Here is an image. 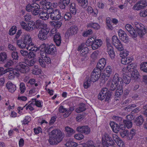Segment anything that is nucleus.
Here are the masks:
<instances>
[{
	"label": "nucleus",
	"instance_id": "24",
	"mask_svg": "<svg viewBox=\"0 0 147 147\" xmlns=\"http://www.w3.org/2000/svg\"><path fill=\"white\" fill-rule=\"evenodd\" d=\"M78 50L79 51H80V55L82 56H84L87 54L89 51V49L87 47H83L82 45L79 46Z\"/></svg>",
	"mask_w": 147,
	"mask_h": 147
},
{
	"label": "nucleus",
	"instance_id": "15",
	"mask_svg": "<svg viewBox=\"0 0 147 147\" xmlns=\"http://www.w3.org/2000/svg\"><path fill=\"white\" fill-rule=\"evenodd\" d=\"M118 34L120 39L124 43L128 42V36L125 31L121 29L119 30Z\"/></svg>",
	"mask_w": 147,
	"mask_h": 147
},
{
	"label": "nucleus",
	"instance_id": "1",
	"mask_svg": "<svg viewBox=\"0 0 147 147\" xmlns=\"http://www.w3.org/2000/svg\"><path fill=\"white\" fill-rule=\"evenodd\" d=\"M100 59L97 63L96 67L91 74L90 76V81L94 82L97 81L100 77L101 75V63Z\"/></svg>",
	"mask_w": 147,
	"mask_h": 147
},
{
	"label": "nucleus",
	"instance_id": "34",
	"mask_svg": "<svg viewBox=\"0 0 147 147\" xmlns=\"http://www.w3.org/2000/svg\"><path fill=\"white\" fill-rule=\"evenodd\" d=\"M134 25L135 26L136 32L142 29L145 28L144 25L142 24L139 23L138 22L134 23Z\"/></svg>",
	"mask_w": 147,
	"mask_h": 147
},
{
	"label": "nucleus",
	"instance_id": "20",
	"mask_svg": "<svg viewBox=\"0 0 147 147\" xmlns=\"http://www.w3.org/2000/svg\"><path fill=\"white\" fill-rule=\"evenodd\" d=\"M44 48L46 49V51L48 54L53 55L55 54L56 49L55 46L53 44H51L47 47L45 46Z\"/></svg>",
	"mask_w": 147,
	"mask_h": 147
},
{
	"label": "nucleus",
	"instance_id": "27",
	"mask_svg": "<svg viewBox=\"0 0 147 147\" xmlns=\"http://www.w3.org/2000/svg\"><path fill=\"white\" fill-rule=\"evenodd\" d=\"M78 31V28L77 26H73L70 27L67 30L68 34L69 36L72 35L77 33Z\"/></svg>",
	"mask_w": 147,
	"mask_h": 147
},
{
	"label": "nucleus",
	"instance_id": "41",
	"mask_svg": "<svg viewBox=\"0 0 147 147\" xmlns=\"http://www.w3.org/2000/svg\"><path fill=\"white\" fill-rule=\"evenodd\" d=\"M131 74V77L134 79H137L139 76V73L137 70H134L132 71Z\"/></svg>",
	"mask_w": 147,
	"mask_h": 147
},
{
	"label": "nucleus",
	"instance_id": "16",
	"mask_svg": "<svg viewBox=\"0 0 147 147\" xmlns=\"http://www.w3.org/2000/svg\"><path fill=\"white\" fill-rule=\"evenodd\" d=\"M107 52L109 57L112 59H114L115 57V55L113 47L110 43L107 41Z\"/></svg>",
	"mask_w": 147,
	"mask_h": 147
},
{
	"label": "nucleus",
	"instance_id": "29",
	"mask_svg": "<svg viewBox=\"0 0 147 147\" xmlns=\"http://www.w3.org/2000/svg\"><path fill=\"white\" fill-rule=\"evenodd\" d=\"M144 120L143 116L140 115L137 117L135 120L134 123L137 126H140L142 125Z\"/></svg>",
	"mask_w": 147,
	"mask_h": 147
},
{
	"label": "nucleus",
	"instance_id": "48",
	"mask_svg": "<svg viewBox=\"0 0 147 147\" xmlns=\"http://www.w3.org/2000/svg\"><path fill=\"white\" fill-rule=\"evenodd\" d=\"M51 24L55 28H59L61 27L62 23L60 21H53L51 22Z\"/></svg>",
	"mask_w": 147,
	"mask_h": 147
},
{
	"label": "nucleus",
	"instance_id": "10",
	"mask_svg": "<svg viewBox=\"0 0 147 147\" xmlns=\"http://www.w3.org/2000/svg\"><path fill=\"white\" fill-rule=\"evenodd\" d=\"M108 90L106 87L102 89V100L105 98V101H108L110 99L112 95V92Z\"/></svg>",
	"mask_w": 147,
	"mask_h": 147
},
{
	"label": "nucleus",
	"instance_id": "47",
	"mask_svg": "<svg viewBox=\"0 0 147 147\" xmlns=\"http://www.w3.org/2000/svg\"><path fill=\"white\" fill-rule=\"evenodd\" d=\"M65 131L68 134L69 136H70L72 134L75 133V131L72 129L70 128L68 126L65 127Z\"/></svg>",
	"mask_w": 147,
	"mask_h": 147
},
{
	"label": "nucleus",
	"instance_id": "52",
	"mask_svg": "<svg viewBox=\"0 0 147 147\" xmlns=\"http://www.w3.org/2000/svg\"><path fill=\"white\" fill-rule=\"evenodd\" d=\"M87 26L92 27L95 29H98L100 28V26L98 24L94 23L89 24Z\"/></svg>",
	"mask_w": 147,
	"mask_h": 147
},
{
	"label": "nucleus",
	"instance_id": "13",
	"mask_svg": "<svg viewBox=\"0 0 147 147\" xmlns=\"http://www.w3.org/2000/svg\"><path fill=\"white\" fill-rule=\"evenodd\" d=\"M112 81L113 82V83H115L118 86L117 87H119V89L120 87L121 88L122 87H123V82L122 81V79L119 77V75L117 74L116 73L115 74Z\"/></svg>",
	"mask_w": 147,
	"mask_h": 147
},
{
	"label": "nucleus",
	"instance_id": "49",
	"mask_svg": "<svg viewBox=\"0 0 147 147\" xmlns=\"http://www.w3.org/2000/svg\"><path fill=\"white\" fill-rule=\"evenodd\" d=\"M93 33V31L92 29H89L86 30V31L83 32L82 36H87L89 35L92 34Z\"/></svg>",
	"mask_w": 147,
	"mask_h": 147
},
{
	"label": "nucleus",
	"instance_id": "4",
	"mask_svg": "<svg viewBox=\"0 0 147 147\" xmlns=\"http://www.w3.org/2000/svg\"><path fill=\"white\" fill-rule=\"evenodd\" d=\"M101 41L100 39L95 40L94 38H91L87 40L86 45L87 46H91L92 49L95 50L99 47L100 43Z\"/></svg>",
	"mask_w": 147,
	"mask_h": 147
},
{
	"label": "nucleus",
	"instance_id": "33",
	"mask_svg": "<svg viewBox=\"0 0 147 147\" xmlns=\"http://www.w3.org/2000/svg\"><path fill=\"white\" fill-rule=\"evenodd\" d=\"M86 110L85 105L84 103H81L79 107L76 110V111L78 113L82 112Z\"/></svg>",
	"mask_w": 147,
	"mask_h": 147
},
{
	"label": "nucleus",
	"instance_id": "18",
	"mask_svg": "<svg viewBox=\"0 0 147 147\" xmlns=\"http://www.w3.org/2000/svg\"><path fill=\"white\" fill-rule=\"evenodd\" d=\"M125 28L131 34L132 37L136 38L137 36V34L136 32V31L131 25L127 24L125 26Z\"/></svg>",
	"mask_w": 147,
	"mask_h": 147
},
{
	"label": "nucleus",
	"instance_id": "22",
	"mask_svg": "<svg viewBox=\"0 0 147 147\" xmlns=\"http://www.w3.org/2000/svg\"><path fill=\"white\" fill-rule=\"evenodd\" d=\"M49 136H52L51 137H54L56 138H62V133L59 130L55 129L52 130L49 134Z\"/></svg>",
	"mask_w": 147,
	"mask_h": 147
},
{
	"label": "nucleus",
	"instance_id": "64",
	"mask_svg": "<svg viewBox=\"0 0 147 147\" xmlns=\"http://www.w3.org/2000/svg\"><path fill=\"white\" fill-rule=\"evenodd\" d=\"M34 106V101H33L30 104L28 105H27L26 107V109L27 110L29 109L30 111H32L34 110V109L33 108L32 106Z\"/></svg>",
	"mask_w": 147,
	"mask_h": 147
},
{
	"label": "nucleus",
	"instance_id": "36",
	"mask_svg": "<svg viewBox=\"0 0 147 147\" xmlns=\"http://www.w3.org/2000/svg\"><path fill=\"white\" fill-rule=\"evenodd\" d=\"M7 55L4 52H1L0 53V61L4 62L6 60L7 58Z\"/></svg>",
	"mask_w": 147,
	"mask_h": 147
},
{
	"label": "nucleus",
	"instance_id": "9",
	"mask_svg": "<svg viewBox=\"0 0 147 147\" xmlns=\"http://www.w3.org/2000/svg\"><path fill=\"white\" fill-rule=\"evenodd\" d=\"M49 13L50 14L49 16L50 19L53 20H59L61 17V12L58 9L53 10L52 11H49Z\"/></svg>",
	"mask_w": 147,
	"mask_h": 147
},
{
	"label": "nucleus",
	"instance_id": "14",
	"mask_svg": "<svg viewBox=\"0 0 147 147\" xmlns=\"http://www.w3.org/2000/svg\"><path fill=\"white\" fill-rule=\"evenodd\" d=\"M70 0H60L58 3L59 6L61 9L65 10L68 8Z\"/></svg>",
	"mask_w": 147,
	"mask_h": 147
},
{
	"label": "nucleus",
	"instance_id": "5",
	"mask_svg": "<svg viewBox=\"0 0 147 147\" xmlns=\"http://www.w3.org/2000/svg\"><path fill=\"white\" fill-rule=\"evenodd\" d=\"M49 31V29L47 27V25H45L43 27L41 28L39 31L38 37L39 39L43 40H46L47 38V35Z\"/></svg>",
	"mask_w": 147,
	"mask_h": 147
},
{
	"label": "nucleus",
	"instance_id": "54",
	"mask_svg": "<svg viewBox=\"0 0 147 147\" xmlns=\"http://www.w3.org/2000/svg\"><path fill=\"white\" fill-rule=\"evenodd\" d=\"M123 122L127 127L128 128H131L132 126V122L129 120H128L123 121Z\"/></svg>",
	"mask_w": 147,
	"mask_h": 147
},
{
	"label": "nucleus",
	"instance_id": "61",
	"mask_svg": "<svg viewBox=\"0 0 147 147\" xmlns=\"http://www.w3.org/2000/svg\"><path fill=\"white\" fill-rule=\"evenodd\" d=\"M25 63L26 65L29 66H32L35 63L34 60L32 59L30 60H28L27 59L25 60Z\"/></svg>",
	"mask_w": 147,
	"mask_h": 147
},
{
	"label": "nucleus",
	"instance_id": "6",
	"mask_svg": "<svg viewBox=\"0 0 147 147\" xmlns=\"http://www.w3.org/2000/svg\"><path fill=\"white\" fill-rule=\"evenodd\" d=\"M111 67L107 66L105 69L102 71V82L105 83L109 77L111 72Z\"/></svg>",
	"mask_w": 147,
	"mask_h": 147
},
{
	"label": "nucleus",
	"instance_id": "53",
	"mask_svg": "<svg viewBox=\"0 0 147 147\" xmlns=\"http://www.w3.org/2000/svg\"><path fill=\"white\" fill-rule=\"evenodd\" d=\"M67 147H75L77 146V143L72 141H68L65 144Z\"/></svg>",
	"mask_w": 147,
	"mask_h": 147
},
{
	"label": "nucleus",
	"instance_id": "19",
	"mask_svg": "<svg viewBox=\"0 0 147 147\" xmlns=\"http://www.w3.org/2000/svg\"><path fill=\"white\" fill-rule=\"evenodd\" d=\"M77 131L82 133L88 134L90 133V130L87 126H79L77 128Z\"/></svg>",
	"mask_w": 147,
	"mask_h": 147
},
{
	"label": "nucleus",
	"instance_id": "55",
	"mask_svg": "<svg viewBox=\"0 0 147 147\" xmlns=\"http://www.w3.org/2000/svg\"><path fill=\"white\" fill-rule=\"evenodd\" d=\"M44 48L43 49H42L43 48H41L42 49H41L40 51V56L42 59L47 56V54H48V53L46 51V50L45 48Z\"/></svg>",
	"mask_w": 147,
	"mask_h": 147
},
{
	"label": "nucleus",
	"instance_id": "59",
	"mask_svg": "<svg viewBox=\"0 0 147 147\" xmlns=\"http://www.w3.org/2000/svg\"><path fill=\"white\" fill-rule=\"evenodd\" d=\"M99 52L95 51L93 52L91 55V58L95 60L98 59Z\"/></svg>",
	"mask_w": 147,
	"mask_h": 147
},
{
	"label": "nucleus",
	"instance_id": "57",
	"mask_svg": "<svg viewBox=\"0 0 147 147\" xmlns=\"http://www.w3.org/2000/svg\"><path fill=\"white\" fill-rule=\"evenodd\" d=\"M90 80L88 79L86 80H85L83 84L84 88L87 89L91 85V82Z\"/></svg>",
	"mask_w": 147,
	"mask_h": 147
},
{
	"label": "nucleus",
	"instance_id": "31",
	"mask_svg": "<svg viewBox=\"0 0 147 147\" xmlns=\"http://www.w3.org/2000/svg\"><path fill=\"white\" fill-rule=\"evenodd\" d=\"M87 11L89 13L91 14L94 17H96L98 14V11L97 10H94L91 6H88L87 9Z\"/></svg>",
	"mask_w": 147,
	"mask_h": 147
},
{
	"label": "nucleus",
	"instance_id": "50",
	"mask_svg": "<svg viewBox=\"0 0 147 147\" xmlns=\"http://www.w3.org/2000/svg\"><path fill=\"white\" fill-rule=\"evenodd\" d=\"M17 30V27L16 26H13L9 30V34L10 35H13L16 33Z\"/></svg>",
	"mask_w": 147,
	"mask_h": 147
},
{
	"label": "nucleus",
	"instance_id": "7",
	"mask_svg": "<svg viewBox=\"0 0 147 147\" xmlns=\"http://www.w3.org/2000/svg\"><path fill=\"white\" fill-rule=\"evenodd\" d=\"M112 40L113 45L117 49L120 51L123 50V46L117 36L115 35L113 36Z\"/></svg>",
	"mask_w": 147,
	"mask_h": 147
},
{
	"label": "nucleus",
	"instance_id": "60",
	"mask_svg": "<svg viewBox=\"0 0 147 147\" xmlns=\"http://www.w3.org/2000/svg\"><path fill=\"white\" fill-rule=\"evenodd\" d=\"M45 47V45L44 44H42L41 45L39 48L34 45L33 48H30V49L31 51H34V52H35L40 49V48H43Z\"/></svg>",
	"mask_w": 147,
	"mask_h": 147
},
{
	"label": "nucleus",
	"instance_id": "30",
	"mask_svg": "<svg viewBox=\"0 0 147 147\" xmlns=\"http://www.w3.org/2000/svg\"><path fill=\"white\" fill-rule=\"evenodd\" d=\"M6 86L9 91L11 93L13 92L16 89V86L10 82L7 83Z\"/></svg>",
	"mask_w": 147,
	"mask_h": 147
},
{
	"label": "nucleus",
	"instance_id": "23",
	"mask_svg": "<svg viewBox=\"0 0 147 147\" xmlns=\"http://www.w3.org/2000/svg\"><path fill=\"white\" fill-rule=\"evenodd\" d=\"M62 139L61 138L50 136L48 141L51 145L56 144L60 142L62 140Z\"/></svg>",
	"mask_w": 147,
	"mask_h": 147
},
{
	"label": "nucleus",
	"instance_id": "37",
	"mask_svg": "<svg viewBox=\"0 0 147 147\" xmlns=\"http://www.w3.org/2000/svg\"><path fill=\"white\" fill-rule=\"evenodd\" d=\"M46 24H43L40 20H37L35 23V27L36 28H42Z\"/></svg>",
	"mask_w": 147,
	"mask_h": 147
},
{
	"label": "nucleus",
	"instance_id": "8",
	"mask_svg": "<svg viewBox=\"0 0 147 147\" xmlns=\"http://www.w3.org/2000/svg\"><path fill=\"white\" fill-rule=\"evenodd\" d=\"M6 72H9V78L10 79L14 78L15 76L18 77L20 75L19 71H18L17 69H13L11 68H7L5 69Z\"/></svg>",
	"mask_w": 147,
	"mask_h": 147
},
{
	"label": "nucleus",
	"instance_id": "63",
	"mask_svg": "<svg viewBox=\"0 0 147 147\" xmlns=\"http://www.w3.org/2000/svg\"><path fill=\"white\" fill-rule=\"evenodd\" d=\"M20 89L21 91V94H23L26 90V87L25 84L23 82L20 83Z\"/></svg>",
	"mask_w": 147,
	"mask_h": 147
},
{
	"label": "nucleus",
	"instance_id": "39",
	"mask_svg": "<svg viewBox=\"0 0 147 147\" xmlns=\"http://www.w3.org/2000/svg\"><path fill=\"white\" fill-rule=\"evenodd\" d=\"M28 28H29V31H32L34 29L35 27V23L33 21L29 22L28 24Z\"/></svg>",
	"mask_w": 147,
	"mask_h": 147
},
{
	"label": "nucleus",
	"instance_id": "58",
	"mask_svg": "<svg viewBox=\"0 0 147 147\" xmlns=\"http://www.w3.org/2000/svg\"><path fill=\"white\" fill-rule=\"evenodd\" d=\"M20 24L22 27V28L24 29L25 30L28 31H29V28L26 24L24 21H22L20 22Z\"/></svg>",
	"mask_w": 147,
	"mask_h": 147
},
{
	"label": "nucleus",
	"instance_id": "62",
	"mask_svg": "<svg viewBox=\"0 0 147 147\" xmlns=\"http://www.w3.org/2000/svg\"><path fill=\"white\" fill-rule=\"evenodd\" d=\"M11 57L13 60H18L19 59L18 53L17 52H13L11 53Z\"/></svg>",
	"mask_w": 147,
	"mask_h": 147
},
{
	"label": "nucleus",
	"instance_id": "17",
	"mask_svg": "<svg viewBox=\"0 0 147 147\" xmlns=\"http://www.w3.org/2000/svg\"><path fill=\"white\" fill-rule=\"evenodd\" d=\"M38 61L41 66L43 67H46L45 63L48 64H49L51 63V59L47 56L43 57L42 59H41L39 57Z\"/></svg>",
	"mask_w": 147,
	"mask_h": 147
},
{
	"label": "nucleus",
	"instance_id": "12",
	"mask_svg": "<svg viewBox=\"0 0 147 147\" xmlns=\"http://www.w3.org/2000/svg\"><path fill=\"white\" fill-rule=\"evenodd\" d=\"M147 5L145 0H140L138 1L133 7V9L135 10H139L143 9Z\"/></svg>",
	"mask_w": 147,
	"mask_h": 147
},
{
	"label": "nucleus",
	"instance_id": "44",
	"mask_svg": "<svg viewBox=\"0 0 147 147\" xmlns=\"http://www.w3.org/2000/svg\"><path fill=\"white\" fill-rule=\"evenodd\" d=\"M136 67V65L135 63H131L130 65H128L127 67V70L129 71H132L135 69Z\"/></svg>",
	"mask_w": 147,
	"mask_h": 147
},
{
	"label": "nucleus",
	"instance_id": "21",
	"mask_svg": "<svg viewBox=\"0 0 147 147\" xmlns=\"http://www.w3.org/2000/svg\"><path fill=\"white\" fill-rule=\"evenodd\" d=\"M112 138L119 147H125L124 142L116 134H113Z\"/></svg>",
	"mask_w": 147,
	"mask_h": 147
},
{
	"label": "nucleus",
	"instance_id": "43",
	"mask_svg": "<svg viewBox=\"0 0 147 147\" xmlns=\"http://www.w3.org/2000/svg\"><path fill=\"white\" fill-rule=\"evenodd\" d=\"M120 87V89L119 87H117V88L116 90L115 94V96L117 97H119L123 93V88L122 87L121 88Z\"/></svg>",
	"mask_w": 147,
	"mask_h": 147
},
{
	"label": "nucleus",
	"instance_id": "26",
	"mask_svg": "<svg viewBox=\"0 0 147 147\" xmlns=\"http://www.w3.org/2000/svg\"><path fill=\"white\" fill-rule=\"evenodd\" d=\"M53 40L57 46H59L60 45L61 39L60 34L59 33H57L54 36Z\"/></svg>",
	"mask_w": 147,
	"mask_h": 147
},
{
	"label": "nucleus",
	"instance_id": "11",
	"mask_svg": "<svg viewBox=\"0 0 147 147\" xmlns=\"http://www.w3.org/2000/svg\"><path fill=\"white\" fill-rule=\"evenodd\" d=\"M18 69V71L20 73H24L28 71L29 69L27 65L25 63L21 62L19 64L18 67L16 68Z\"/></svg>",
	"mask_w": 147,
	"mask_h": 147
},
{
	"label": "nucleus",
	"instance_id": "32",
	"mask_svg": "<svg viewBox=\"0 0 147 147\" xmlns=\"http://www.w3.org/2000/svg\"><path fill=\"white\" fill-rule=\"evenodd\" d=\"M70 13L74 15H75L77 9L76 8L75 4L74 3H71L69 5Z\"/></svg>",
	"mask_w": 147,
	"mask_h": 147
},
{
	"label": "nucleus",
	"instance_id": "42",
	"mask_svg": "<svg viewBox=\"0 0 147 147\" xmlns=\"http://www.w3.org/2000/svg\"><path fill=\"white\" fill-rule=\"evenodd\" d=\"M140 68L142 71L147 73V62L141 63L140 65Z\"/></svg>",
	"mask_w": 147,
	"mask_h": 147
},
{
	"label": "nucleus",
	"instance_id": "3",
	"mask_svg": "<svg viewBox=\"0 0 147 147\" xmlns=\"http://www.w3.org/2000/svg\"><path fill=\"white\" fill-rule=\"evenodd\" d=\"M40 6L37 3H33L28 4L26 7V10L28 12H31L33 15H37L39 13Z\"/></svg>",
	"mask_w": 147,
	"mask_h": 147
},
{
	"label": "nucleus",
	"instance_id": "2",
	"mask_svg": "<svg viewBox=\"0 0 147 147\" xmlns=\"http://www.w3.org/2000/svg\"><path fill=\"white\" fill-rule=\"evenodd\" d=\"M32 39L30 35L26 34L24 35L21 39L17 40V44L20 48H24L28 44L32 42Z\"/></svg>",
	"mask_w": 147,
	"mask_h": 147
},
{
	"label": "nucleus",
	"instance_id": "46",
	"mask_svg": "<svg viewBox=\"0 0 147 147\" xmlns=\"http://www.w3.org/2000/svg\"><path fill=\"white\" fill-rule=\"evenodd\" d=\"M107 84L108 86L109 85V86H110V90L112 91L114 90H115L116 88H117L118 86L116 84L113 83V81H112L111 82H109L107 83Z\"/></svg>",
	"mask_w": 147,
	"mask_h": 147
},
{
	"label": "nucleus",
	"instance_id": "51",
	"mask_svg": "<svg viewBox=\"0 0 147 147\" xmlns=\"http://www.w3.org/2000/svg\"><path fill=\"white\" fill-rule=\"evenodd\" d=\"M31 117L29 116H25L24 120L22 121V124L26 125L28 124L31 121Z\"/></svg>",
	"mask_w": 147,
	"mask_h": 147
},
{
	"label": "nucleus",
	"instance_id": "35",
	"mask_svg": "<svg viewBox=\"0 0 147 147\" xmlns=\"http://www.w3.org/2000/svg\"><path fill=\"white\" fill-rule=\"evenodd\" d=\"M32 100L33 101H34V105H36V107L40 108H42V107L43 102L42 101L37 100L36 98H32Z\"/></svg>",
	"mask_w": 147,
	"mask_h": 147
},
{
	"label": "nucleus",
	"instance_id": "45",
	"mask_svg": "<svg viewBox=\"0 0 147 147\" xmlns=\"http://www.w3.org/2000/svg\"><path fill=\"white\" fill-rule=\"evenodd\" d=\"M111 139V137L109 134L105 133L102 137V141H108Z\"/></svg>",
	"mask_w": 147,
	"mask_h": 147
},
{
	"label": "nucleus",
	"instance_id": "40",
	"mask_svg": "<svg viewBox=\"0 0 147 147\" xmlns=\"http://www.w3.org/2000/svg\"><path fill=\"white\" fill-rule=\"evenodd\" d=\"M136 131L135 129H132L131 130L130 133H128L127 135V138L128 139L131 140L133 138V137L136 134Z\"/></svg>",
	"mask_w": 147,
	"mask_h": 147
},
{
	"label": "nucleus",
	"instance_id": "25",
	"mask_svg": "<svg viewBox=\"0 0 147 147\" xmlns=\"http://www.w3.org/2000/svg\"><path fill=\"white\" fill-rule=\"evenodd\" d=\"M49 12H46L43 11H40L39 13L38 17L40 19L43 20H47L49 18Z\"/></svg>",
	"mask_w": 147,
	"mask_h": 147
},
{
	"label": "nucleus",
	"instance_id": "56",
	"mask_svg": "<svg viewBox=\"0 0 147 147\" xmlns=\"http://www.w3.org/2000/svg\"><path fill=\"white\" fill-rule=\"evenodd\" d=\"M145 28L136 32L137 35L138 34L140 37H142L146 34Z\"/></svg>",
	"mask_w": 147,
	"mask_h": 147
},
{
	"label": "nucleus",
	"instance_id": "28",
	"mask_svg": "<svg viewBox=\"0 0 147 147\" xmlns=\"http://www.w3.org/2000/svg\"><path fill=\"white\" fill-rule=\"evenodd\" d=\"M110 125L113 131L115 133H117L119 131V125L113 121H111L110 123Z\"/></svg>",
	"mask_w": 147,
	"mask_h": 147
},
{
	"label": "nucleus",
	"instance_id": "38",
	"mask_svg": "<svg viewBox=\"0 0 147 147\" xmlns=\"http://www.w3.org/2000/svg\"><path fill=\"white\" fill-rule=\"evenodd\" d=\"M131 80V77L127 75H124L123 76L122 81L126 84H129Z\"/></svg>",
	"mask_w": 147,
	"mask_h": 147
}]
</instances>
